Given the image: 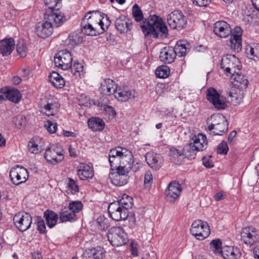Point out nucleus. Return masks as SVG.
Listing matches in <instances>:
<instances>
[{"label": "nucleus", "instance_id": "1", "mask_svg": "<svg viewBox=\"0 0 259 259\" xmlns=\"http://www.w3.org/2000/svg\"><path fill=\"white\" fill-rule=\"evenodd\" d=\"M145 36H150L153 38H165L168 35V29L163 20L156 15H150L145 18L140 25Z\"/></svg>", "mask_w": 259, "mask_h": 259}, {"label": "nucleus", "instance_id": "2", "mask_svg": "<svg viewBox=\"0 0 259 259\" xmlns=\"http://www.w3.org/2000/svg\"><path fill=\"white\" fill-rule=\"evenodd\" d=\"M52 12H48V14H44V22L37 23L35 27V32L38 36L45 38L51 35L54 29L62 25L66 21V19L62 18L60 15H52Z\"/></svg>", "mask_w": 259, "mask_h": 259}, {"label": "nucleus", "instance_id": "3", "mask_svg": "<svg viewBox=\"0 0 259 259\" xmlns=\"http://www.w3.org/2000/svg\"><path fill=\"white\" fill-rule=\"evenodd\" d=\"M207 145L206 136L204 134L199 133L197 135H194L190 143L184 147L182 154L189 159H193L197 152L206 149Z\"/></svg>", "mask_w": 259, "mask_h": 259}, {"label": "nucleus", "instance_id": "4", "mask_svg": "<svg viewBox=\"0 0 259 259\" xmlns=\"http://www.w3.org/2000/svg\"><path fill=\"white\" fill-rule=\"evenodd\" d=\"M92 13L93 12L90 11L85 15L81 22V30L87 35L97 36L103 33L106 29L104 27V22L101 20L98 23V27L93 26L91 22L89 21V20L92 19V16L89 15Z\"/></svg>", "mask_w": 259, "mask_h": 259}, {"label": "nucleus", "instance_id": "5", "mask_svg": "<svg viewBox=\"0 0 259 259\" xmlns=\"http://www.w3.org/2000/svg\"><path fill=\"white\" fill-rule=\"evenodd\" d=\"M108 239L113 246L118 247L127 242L126 234L121 227H112L109 230Z\"/></svg>", "mask_w": 259, "mask_h": 259}, {"label": "nucleus", "instance_id": "6", "mask_svg": "<svg viewBox=\"0 0 259 259\" xmlns=\"http://www.w3.org/2000/svg\"><path fill=\"white\" fill-rule=\"evenodd\" d=\"M167 23L171 29L181 30L186 27L187 23L186 16L180 10H175L168 15Z\"/></svg>", "mask_w": 259, "mask_h": 259}, {"label": "nucleus", "instance_id": "7", "mask_svg": "<svg viewBox=\"0 0 259 259\" xmlns=\"http://www.w3.org/2000/svg\"><path fill=\"white\" fill-rule=\"evenodd\" d=\"M190 232L196 239L203 240L209 235L210 230L207 223L198 220L193 222Z\"/></svg>", "mask_w": 259, "mask_h": 259}, {"label": "nucleus", "instance_id": "8", "mask_svg": "<svg viewBox=\"0 0 259 259\" xmlns=\"http://www.w3.org/2000/svg\"><path fill=\"white\" fill-rule=\"evenodd\" d=\"M44 157L48 162L56 164L64 159V151L61 147H58L57 145H53L51 147H47Z\"/></svg>", "mask_w": 259, "mask_h": 259}, {"label": "nucleus", "instance_id": "9", "mask_svg": "<svg viewBox=\"0 0 259 259\" xmlns=\"http://www.w3.org/2000/svg\"><path fill=\"white\" fill-rule=\"evenodd\" d=\"M10 177L14 185H19L28 180L29 174L27 169L17 165L10 170Z\"/></svg>", "mask_w": 259, "mask_h": 259}, {"label": "nucleus", "instance_id": "10", "mask_svg": "<svg viewBox=\"0 0 259 259\" xmlns=\"http://www.w3.org/2000/svg\"><path fill=\"white\" fill-rule=\"evenodd\" d=\"M13 222L17 229L23 232L29 229L32 224V217L28 212H18L13 218Z\"/></svg>", "mask_w": 259, "mask_h": 259}, {"label": "nucleus", "instance_id": "11", "mask_svg": "<svg viewBox=\"0 0 259 259\" xmlns=\"http://www.w3.org/2000/svg\"><path fill=\"white\" fill-rule=\"evenodd\" d=\"M72 57L70 53L67 50L60 51L54 57L55 65L62 70H67L71 67Z\"/></svg>", "mask_w": 259, "mask_h": 259}, {"label": "nucleus", "instance_id": "12", "mask_svg": "<svg viewBox=\"0 0 259 259\" xmlns=\"http://www.w3.org/2000/svg\"><path fill=\"white\" fill-rule=\"evenodd\" d=\"M207 100L211 103L217 110L225 109L227 106L225 102L221 98V95L212 87L208 88L206 91Z\"/></svg>", "mask_w": 259, "mask_h": 259}, {"label": "nucleus", "instance_id": "13", "mask_svg": "<svg viewBox=\"0 0 259 259\" xmlns=\"http://www.w3.org/2000/svg\"><path fill=\"white\" fill-rule=\"evenodd\" d=\"M120 207L118 202H112L108 206L109 214L112 220L115 221L125 220L127 219L128 213Z\"/></svg>", "mask_w": 259, "mask_h": 259}, {"label": "nucleus", "instance_id": "14", "mask_svg": "<svg viewBox=\"0 0 259 259\" xmlns=\"http://www.w3.org/2000/svg\"><path fill=\"white\" fill-rule=\"evenodd\" d=\"M182 191L181 184L177 181H172L165 190L166 199L169 202H174L180 196Z\"/></svg>", "mask_w": 259, "mask_h": 259}, {"label": "nucleus", "instance_id": "15", "mask_svg": "<svg viewBox=\"0 0 259 259\" xmlns=\"http://www.w3.org/2000/svg\"><path fill=\"white\" fill-rule=\"evenodd\" d=\"M115 27L120 33H125L132 28V20L123 15H120L114 22Z\"/></svg>", "mask_w": 259, "mask_h": 259}, {"label": "nucleus", "instance_id": "16", "mask_svg": "<svg viewBox=\"0 0 259 259\" xmlns=\"http://www.w3.org/2000/svg\"><path fill=\"white\" fill-rule=\"evenodd\" d=\"M109 157L114 158V159H116V157H119L120 163L124 164V160H131L132 153L131 151L125 148L118 147L110 151Z\"/></svg>", "mask_w": 259, "mask_h": 259}, {"label": "nucleus", "instance_id": "17", "mask_svg": "<svg viewBox=\"0 0 259 259\" xmlns=\"http://www.w3.org/2000/svg\"><path fill=\"white\" fill-rule=\"evenodd\" d=\"M1 93H3L1 95V100L7 99L16 104L18 103L22 98L20 92L15 88H8L4 90L1 88Z\"/></svg>", "mask_w": 259, "mask_h": 259}, {"label": "nucleus", "instance_id": "18", "mask_svg": "<svg viewBox=\"0 0 259 259\" xmlns=\"http://www.w3.org/2000/svg\"><path fill=\"white\" fill-rule=\"evenodd\" d=\"M213 32L220 37H227L232 33L230 25L224 21H219L214 24Z\"/></svg>", "mask_w": 259, "mask_h": 259}, {"label": "nucleus", "instance_id": "19", "mask_svg": "<svg viewBox=\"0 0 259 259\" xmlns=\"http://www.w3.org/2000/svg\"><path fill=\"white\" fill-rule=\"evenodd\" d=\"M145 159L148 165L153 170H158L163 164L162 157L153 152H148L145 155Z\"/></svg>", "mask_w": 259, "mask_h": 259}, {"label": "nucleus", "instance_id": "20", "mask_svg": "<svg viewBox=\"0 0 259 259\" xmlns=\"http://www.w3.org/2000/svg\"><path fill=\"white\" fill-rule=\"evenodd\" d=\"M236 61H238V59L235 55H227L222 58L221 67L224 70L225 73L227 75L228 73L232 74L233 73L231 70L236 67L235 64Z\"/></svg>", "mask_w": 259, "mask_h": 259}, {"label": "nucleus", "instance_id": "21", "mask_svg": "<svg viewBox=\"0 0 259 259\" xmlns=\"http://www.w3.org/2000/svg\"><path fill=\"white\" fill-rule=\"evenodd\" d=\"M45 5L48 7L45 14H48V12H52V14L60 15L62 18L66 19L64 14L60 11L62 7V0H44Z\"/></svg>", "mask_w": 259, "mask_h": 259}, {"label": "nucleus", "instance_id": "22", "mask_svg": "<svg viewBox=\"0 0 259 259\" xmlns=\"http://www.w3.org/2000/svg\"><path fill=\"white\" fill-rule=\"evenodd\" d=\"M160 60L165 64H170L174 62L176 53L172 47H165L161 51L159 55Z\"/></svg>", "mask_w": 259, "mask_h": 259}, {"label": "nucleus", "instance_id": "23", "mask_svg": "<svg viewBox=\"0 0 259 259\" xmlns=\"http://www.w3.org/2000/svg\"><path fill=\"white\" fill-rule=\"evenodd\" d=\"M231 79L234 81V85L239 89L244 90L248 87V80L247 76L236 72L235 70L232 74Z\"/></svg>", "mask_w": 259, "mask_h": 259}, {"label": "nucleus", "instance_id": "24", "mask_svg": "<svg viewBox=\"0 0 259 259\" xmlns=\"http://www.w3.org/2000/svg\"><path fill=\"white\" fill-rule=\"evenodd\" d=\"M15 40L12 37L1 39V55L3 56L11 55L15 48Z\"/></svg>", "mask_w": 259, "mask_h": 259}, {"label": "nucleus", "instance_id": "25", "mask_svg": "<svg viewBox=\"0 0 259 259\" xmlns=\"http://www.w3.org/2000/svg\"><path fill=\"white\" fill-rule=\"evenodd\" d=\"M116 87L117 86L114 81L110 78H106L101 83L99 90L102 94L110 96L116 91Z\"/></svg>", "mask_w": 259, "mask_h": 259}, {"label": "nucleus", "instance_id": "26", "mask_svg": "<svg viewBox=\"0 0 259 259\" xmlns=\"http://www.w3.org/2000/svg\"><path fill=\"white\" fill-rule=\"evenodd\" d=\"M219 254L224 259H238L240 253L237 247L235 249L232 246H226L222 248Z\"/></svg>", "mask_w": 259, "mask_h": 259}, {"label": "nucleus", "instance_id": "27", "mask_svg": "<svg viewBox=\"0 0 259 259\" xmlns=\"http://www.w3.org/2000/svg\"><path fill=\"white\" fill-rule=\"evenodd\" d=\"M225 117L221 113L212 114L210 117H208L206 120V123L208 125L206 127V131L211 132L213 129L216 127L219 123L225 119Z\"/></svg>", "mask_w": 259, "mask_h": 259}, {"label": "nucleus", "instance_id": "28", "mask_svg": "<svg viewBox=\"0 0 259 259\" xmlns=\"http://www.w3.org/2000/svg\"><path fill=\"white\" fill-rule=\"evenodd\" d=\"M77 175L82 180L91 179L94 176V169L88 164H82L77 170Z\"/></svg>", "mask_w": 259, "mask_h": 259}, {"label": "nucleus", "instance_id": "29", "mask_svg": "<svg viewBox=\"0 0 259 259\" xmlns=\"http://www.w3.org/2000/svg\"><path fill=\"white\" fill-rule=\"evenodd\" d=\"M114 96L118 101L121 102L127 101L131 95V91L127 87H116V91H115Z\"/></svg>", "mask_w": 259, "mask_h": 259}, {"label": "nucleus", "instance_id": "30", "mask_svg": "<svg viewBox=\"0 0 259 259\" xmlns=\"http://www.w3.org/2000/svg\"><path fill=\"white\" fill-rule=\"evenodd\" d=\"M89 127L94 132L102 131L105 127V122L98 117H92L88 120Z\"/></svg>", "mask_w": 259, "mask_h": 259}, {"label": "nucleus", "instance_id": "31", "mask_svg": "<svg viewBox=\"0 0 259 259\" xmlns=\"http://www.w3.org/2000/svg\"><path fill=\"white\" fill-rule=\"evenodd\" d=\"M49 80L52 85L57 89H61L65 85L64 78L58 73L52 71L49 75Z\"/></svg>", "mask_w": 259, "mask_h": 259}, {"label": "nucleus", "instance_id": "32", "mask_svg": "<svg viewBox=\"0 0 259 259\" xmlns=\"http://www.w3.org/2000/svg\"><path fill=\"white\" fill-rule=\"evenodd\" d=\"M44 218L46 224L50 228H53L57 224L58 215L57 213L50 209H47L44 212Z\"/></svg>", "mask_w": 259, "mask_h": 259}, {"label": "nucleus", "instance_id": "33", "mask_svg": "<svg viewBox=\"0 0 259 259\" xmlns=\"http://www.w3.org/2000/svg\"><path fill=\"white\" fill-rule=\"evenodd\" d=\"M186 45L188 46H189L186 40H179L176 43L173 49L175 50V53H176V56H178L180 57L184 56L189 51V48L186 46Z\"/></svg>", "mask_w": 259, "mask_h": 259}, {"label": "nucleus", "instance_id": "34", "mask_svg": "<svg viewBox=\"0 0 259 259\" xmlns=\"http://www.w3.org/2000/svg\"><path fill=\"white\" fill-rule=\"evenodd\" d=\"M109 178L111 183L115 186H123L127 183V175H120L110 173Z\"/></svg>", "mask_w": 259, "mask_h": 259}, {"label": "nucleus", "instance_id": "35", "mask_svg": "<svg viewBox=\"0 0 259 259\" xmlns=\"http://www.w3.org/2000/svg\"><path fill=\"white\" fill-rule=\"evenodd\" d=\"M250 228H244L241 233L242 240L246 244H253L256 239V236L250 232Z\"/></svg>", "mask_w": 259, "mask_h": 259}, {"label": "nucleus", "instance_id": "36", "mask_svg": "<svg viewBox=\"0 0 259 259\" xmlns=\"http://www.w3.org/2000/svg\"><path fill=\"white\" fill-rule=\"evenodd\" d=\"M228 125L229 123L226 118H225L220 124L219 123L211 132H209V134L212 136H222L228 131Z\"/></svg>", "mask_w": 259, "mask_h": 259}, {"label": "nucleus", "instance_id": "37", "mask_svg": "<svg viewBox=\"0 0 259 259\" xmlns=\"http://www.w3.org/2000/svg\"><path fill=\"white\" fill-rule=\"evenodd\" d=\"M83 40V37L76 32L71 33L68 38V46L69 48H73L81 44Z\"/></svg>", "mask_w": 259, "mask_h": 259}, {"label": "nucleus", "instance_id": "38", "mask_svg": "<svg viewBox=\"0 0 259 259\" xmlns=\"http://www.w3.org/2000/svg\"><path fill=\"white\" fill-rule=\"evenodd\" d=\"M76 215L72 212L69 209L62 211L59 214V219L62 222H72L76 220Z\"/></svg>", "mask_w": 259, "mask_h": 259}, {"label": "nucleus", "instance_id": "39", "mask_svg": "<svg viewBox=\"0 0 259 259\" xmlns=\"http://www.w3.org/2000/svg\"><path fill=\"white\" fill-rule=\"evenodd\" d=\"M227 45L235 52H239L242 50V38L231 36Z\"/></svg>", "mask_w": 259, "mask_h": 259}, {"label": "nucleus", "instance_id": "40", "mask_svg": "<svg viewBox=\"0 0 259 259\" xmlns=\"http://www.w3.org/2000/svg\"><path fill=\"white\" fill-rule=\"evenodd\" d=\"M17 54L21 58H25L28 53V48L26 43L23 39H19L16 45Z\"/></svg>", "mask_w": 259, "mask_h": 259}, {"label": "nucleus", "instance_id": "41", "mask_svg": "<svg viewBox=\"0 0 259 259\" xmlns=\"http://www.w3.org/2000/svg\"><path fill=\"white\" fill-rule=\"evenodd\" d=\"M67 188L66 192L69 194H75L79 192V186L77 182L71 178H67Z\"/></svg>", "mask_w": 259, "mask_h": 259}, {"label": "nucleus", "instance_id": "42", "mask_svg": "<svg viewBox=\"0 0 259 259\" xmlns=\"http://www.w3.org/2000/svg\"><path fill=\"white\" fill-rule=\"evenodd\" d=\"M155 74L159 78H167L170 74L169 68L166 65H161L156 69Z\"/></svg>", "mask_w": 259, "mask_h": 259}, {"label": "nucleus", "instance_id": "43", "mask_svg": "<svg viewBox=\"0 0 259 259\" xmlns=\"http://www.w3.org/2000/svg\"><path fill=\"white\" fill-rule=\"evenodd\" d=\"M13 122L16 127L21 128L26 125V117L23 115L18 114L13 117Z\"/></svg>", "mask_w": 259, "mask_h": 259}, {"label": "nucleus", "instance_id": "44", "mask_svg": "<svg viewBox=\"0 0 259 259\" xmlns=\"http://www.w3.org/2000/svg\"><path fill=\"white\" fill-rule=\"evenodd\" d=\"M34 223L36 224V229L40 234H45L47 232L45 223L41 217L35 216L34 217Z\"/></svg>", "mask_w": 259, "mask_h": 259}, {"label": "nucleus", "instance_id": "45", "mask_svg": "<svg viewBox=\"0 0 259 259\" xmlns=\"http://www.w3.org/2000/svg\"><path fill=\"white\" fill-rule=\"evenodd\" d=\"M89 253L93 256L94 259H103L105 257L103 249L100 247L90 249Z\"/></svg>", "mask_w": 259, "mask_h": 259}, {"label": "nucleus", "instance_id": "46", "mask_svg": "<svg viewBox=\"0 0 259 259\" xmlns=\"http://www.w3.org/2000/svg\"><path fill=\"white\" fill-rule=\"evenodd\" d=\"M98 227L101 230H106L110 226L109 220L104 216H100L96 220Z\"/></svg>", "mask_w": 259, "mask_h": 259}, {"label": "nucleus", "instance_id": "47", "mask_svg": "<svg viewBox=\"0 0 259 259\" xmlns=\"http://www.w3.org/2000/svg\"><path fill=\"white\" fill-rule=\"evenodd\" d=\"M122 164L123 165L122 166L115 165V167L111 169L112 172H110V173L120 175H127L128 170L127 169V165L126 162H124V164Z\"/></svg>", "mask_w": 259, "mask_h": 259}, {"label": "nucleus", "instance_id": "48", "mask_svg": "<svg viewBox=\"0 0 259 259\" xmlns=\"http://www.w3.org/2000/svg\"><path fill=\"white\" fill-rule=\"evenodd\" d=\"M83 207V205L80 201L70 202L68 205V209L74 214L78 213Z\"/></svg>", "mask_w": 259, "mask_h": 259}, {"label": "nucleus", "instance_id": "49", "mask_svg": "<svg viewBox=\"0 0 259 259\" xmlns=\"http://www.w3.org/2000/svg\"><path fill=\"white\" fill-rule=\"evenodd\" d=\"M132 14L135 20L139 22L143 20V14L140 8L137 4H135L133 7Z\"/></svg>", "mask_w": 259, "mask_h": 259}, {"label": "nucleus", "instance_id": "50", "mask_svg": "<svg viewBox=\"0 0 259 259\" xmlns=\"http://www.w3.org/2000/svg\"><path fill=\"white\" fill-rule=\"evenodd\" d=\"M210 248L216 254H219L222 249V241L220 239L212 240L210 243Z\"/></svg>", "mask_w": 259, "mask_h": 259}, {"label": "nucleus", "instance_id": "51", "mask_svg": "<svg viewBox=\"0 0 259 259\" xmlns=\"http://www.w3.org/2000/svg\"><path fill=\"white\" fill-rule=\"evenodd\" d=\"M55 104L48 103L41 109V112L48 116L54 115L56 110L54 108Z\"/></svg>", "mask_w": 259, "mask_h": 259}, {"label": "nucleus", "instance_id": "52", "mask_svg": "<svg viewBox=\"0 0 259 259\" xmlns=\"http://www.w3.org/2000/svg\"><path fill=\"white\" fill-rule=\"evenodd\" d=\"M217 152L222 155H226L229 151V147L227 142L225 141H222L217 146L216 148Z\"/></svg>", "mask_w": 259, "mask_h": 259}, {"label": "nucleus", "instance_id": "53", "mask_svg": "<svg viewBox=\"0 0 259 259\" xmlns=\"http://www.w3.org/2000/svg\"><path fill=\"white\" fill-rule=\"evenodd\" d=\"M115 202H118L119 204H120V207L123 208V209H125V211L128 213V209L131 208L133 206V198H128V201L127 202H125L124 201V199H120Z\"/></svg>", "mask_w": 259, "mask_h": 259}, {"label": "nucleus", "instance_id": "54", "mask_svg": "<svg viewBox=\"0 0 259 259\" xmlns=\"http://www.w3.org/2000/svg\"><path fill=\"white\" fill-rule=\"evenodd\" d=\"M153 183V176L151 172L149 171H146L144 176V185L145 188L150 189Z\"/></svg>", "mask_w": 259, "mask_h": 259}, {"label": "nucleus", "instance_id": "55", "mask_svg": "<svg viewBox=\"0 0 259 259\" xmlns=\"http://www.w3.org/2000/svg\"><path fill=\"white\" fill-rule=\"evenodd\" d=\"M124 162H126V164L127 165V169H128V171L130 170H132L133 171L135 172L139 170V163L137 162L136 164H134V157L133 155L131 160H124Z\"/></svg>", "mask_w": 259, "mask_h": 259}, {"label": "nucleus", "instance_id": "56", "mask_svg": "<svg viewBox=\"0 0 259 259\" xmlns=\"http://www.w3.org/2000/svg\"><path fill=\"white\" fill-rule=\"evenodd\" d=\"M83 68V66L82 64L78 62H74L73 65H71V67H69V69H71L72 74L75 75L76 73H79L82 71Z\"/></svg>", "mask_w": 259, "mask_h": 259}, {"label": "nucleus", "instance_id": "57", "mask_svg": "<svg viewBox=\"0 0 259 259\" xmlns=\"http://www.w3.org/2000/svg\"><path fill=\"white\" fill-rule=\"evenodd\" d=\"M57 123L50 120H48L45 124V127L47 131L51 134L55 133L57 130Z\"/></svg>", "mask_w": 259, "mask_h": 259}, {"label": "nucleus", "instance_id": "58", "mask_svg": "<svg viewBox=\"0 0 259 259\" xmlns=\"http://www.w3.org/2000/svg\"><path fill=\"white\" fill-rule=\"evenodd\" d=\"M211 157V155H208V156H205L202 158L203 165L207 168H210L214 166L212 161L210 160Z\"/></svg>", "mask_w": 259, "mask_h": 259}, {"label": "nucleus", "instance_id": "59", "mask_svg": "<svg viewBox=\"0 0 259 259\" xmlns=\"http://www.w3.org/2000/svg\"><path fill=\"white\" fill-rule=\"evenodd\" d=\"M182 154V153L179 150L172 148L170 149L169 155L171 157L170 160L171 161L174 160L176 158H178Z\"/></svg>", "mask_w": 259, "mask_h": 259}, {"label": "nucleus", "instance_id": "60", "mask_svg": "<svg viewBox=\"0 0 259 259\" xmlns=\"http://www.w3.org/2000/svg\"><path fill=\"white\" fill-rule=\"evenodd\" d=\"M28 147L29 150L32 153L37 154L40 151L38 145L33 141H30L28 144Z\"/></svg>", "mask_w": 259, "mask_h": 259}, {"label": "nucleus", "instance_id": "61", "mask_svg": "<svg viewBox=\"0 0 259 259\" xmlns=\"http://www.w3.org/2000/svg\"><path fill=\"white\" fill-rule=\"evenodd\" d=\"M243 33V30L242 28L239 26H236L233 28V34H231V36H233V37H236L237 38H242V35Z\"/></svg>", "mask_w": 259, "mask_h": 259}, {"label": "nucleus", "instance_id": "62", "mask_svg": "<svg viewBox=\"0 0 259 259\" xmlns=\"http://www.w3.org/2000/svg\"><path fill=\"white\" fill-rule=\"evenodd\" d=\"M211 0H192L194 5L199 7H207Z\"/></svg>", "mask_w": 259, "mask_h": 259}, {"label": "nucleus", "instance_id": "63", "mask_svg": "<svg viewBox=\"0 0 259 259\" xmlns=\"http://www.w3.org/2000/svg\"><path fill=\"white\" fill-rule=\"evenodd\" d=\"M237 134L235 130L231 131L228 135V141L230 145H234L236 143V140L234 139Z\"/></svg>", "mask_w": 259, "mask_h": 259}, {"label": "nucleus", "instance_id": "64", "mask_svg": "<svg viewBox=\"0 0 259 259\" xmlns=\"http://www.w3.org/2000/svg\"><path fill=\"white\" fill-rule=\"evenodd\" d=\"M129 221V225L131 228H134L136 226V220L135 214L133 212H128V216L127 217Z\"/></svg>", "mask_w": 259, "mask_h": 259}]
</instances>
